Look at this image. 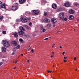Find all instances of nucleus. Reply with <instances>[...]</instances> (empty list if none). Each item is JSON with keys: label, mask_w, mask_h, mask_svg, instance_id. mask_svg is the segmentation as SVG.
Listing matches in <instances>:
<instances>
[{"label": "nucleus", "mask_w": 79, "mask_h": 79, "mask_svg": "<svg viewBox=\"0 0 79 79\" xmlns=\"http://www.w3.org/2000/svg\"><path fill=\"white\" fill-rule=\"evenodd\" d=\"M8 6L5 4H4L2 5H1V8L4 9V11H6V10L7 9V8H8Z\"/></svg>", "instance_id": "nucleus-2"}, {"label": "nucleus", "mask_w": 79, "mask_h": 79, "mask_svg": "<svg viewBox=\"0 0 79 79\" xmlns=\"http://www.w3.org/2000/svg\"><path fill=\"white\" fill-rule=\"evenodd\" d=\"M20 45H18V46H17L16 47V48H17V49H19V48H20Z\"/></svg>", "instance_id": "nucleus-20"}, {"label": "nucleus", "mask_w": 79, "mask_h": 79, "mask_svg": "<svg viewBox=\"0 0 79 79\" xmlns=\"http://www.w3.org/2000/svg\"><path fill=\"white\" fill-rule=\"evenodd\" d=\"M24 27H26V28H27V25H23Z\"/></svg>", "instance_id": "nucleus-32"}, {"label": "nucleus", "mask_w": 79, "mask_h": 79, "mask_svg": "<svg viewBox=\"0 0 79 79\" xmlns=\"http://www.w3.org/2000/svg\"><path fill=\"white\" fill-rule=\"evenodd\" d=\"M26 29H30V30H31V28H30V27L28 26H27Z\"/></svg>", "instance_id": "nucleus-26"}, {"label": "nucleus", "mask_w": 79, "mask_h": 79, "mask_svg": "<svg viewBox=\"0 0 79 79\" xmlns=\"http://www.w3.org/2000/svg\"><path fill=\"white\" fill-rule=\"evenodd\" d=\"M24 36H25V37H26V35H25Z\"/></svg>", "instance_id": "nucleus-59"}, {"label": "nucleus", "mask_w": 79, "mask_h": 79, "mask_svg": "<svg viewBox=\"0 0 79 79\" xmlns=\"http://www.w3.org/2000/svg\"><path fill=\"white\" fill-rule=\"evenodd\" d=\"M40 27H41V29H43V28H44V27H43V26L42 25H41L40 26Z\"/></svg>", "instance_id": "nucleus-28"}, {"label": "nucleus", "mask_w": 79, "mask_h": 79, "mask_svg": "<svg viewBox=\"0 0 79 79\" xmlns=\"http://www.w3.org/2000/svg\"><path fill=\"white\" fill-rule=\"evenodd\" d=\"M14 69H16V67H15L14 68Z\"/></svg>", "instance_id": "nucleus-60"}, {"label": "nucleus", "mask_w": 79, "mask_h": 79, "mask_svg": "<svg viewBox=\"0 0 79 79\" xmlns=\"http://www.w3.org/2000/svg\"><path fill=\"white\" fill-rule=\"evenodd\" d=\"M52 54L53 55H54V52H52Z\"/></svg>", "instance_id": "nucleus-54"}, {"label": "nucleus", "mask_w": 79, "mask_h": 79, "mask_svg": "<svg viewBox=\"0 0 79 79\" xmlns=\"http://www.w3.org/2000/svg\"><path fill=\"white\" fill-rule=\"evenodd\" d=\"M19 2L20 4H23L26 2V0H19Z\"/></svg>", "instance_id": "nucleus-10"}, {"label": "nucleus", "mask_w": 79, "mask_h": 79, "mask_svg": "<svg viewBox=\"0 0 79 79\" xmlns=\"http://www.w3.org/2000/svg\"><path fill=\"white\" fill-rule=\"evenodd\" d=\"M12 44H14L15 46L17 45V42L15 41H13L12 42Z\"/></svg>", "instance_id": "nucleus-14"}, {"label": "nucleus", "mask_w": 79, "mask_h": 79, "mask_svg": "<svg viewBox=\"0 0 79 79\" xmlns=\"http://www.w3.org/2000/svg\"><path fill=\"white\" fill-rule=\"evenodd\" d=\"M52 8L54 9H56L57 7V5L55 4H53L52 5Z\"/></svg>", "instance_id": "nucleus-11"}, {"label": "nucleus", "mask_w": 79, "mask_h": 79, "mask_svg": "<svg viewBox=\"0 0 79 79\" xmlns=\"http://www.w3.org/2000/svg\"><path fill=\"white\" fill-rule=\"evenodd\" d=\"M18 9V6H14L12 7V10L13 11H16Z\"/></svg>", "instance_id": "nucleus-7"}, {"label": "nucleus", "mask_w": 79, "mask_h": 79, "mask_svg": "<svg viewBox=\"0 0 79 79\" xmlns=\"http://www.w3.org/2000/svg\"><path fill=\"white\" fill-rule=\"evenodd\" d=\"M74 60H76V57H75L74 58Z\"/></svg>", "instance_id": "nucleus-48"}, {"label": "nucleus", "mask_w": 79, "mask_h": 79, "mask_svg": "<svg viewBox=\"0 0 79 79\" xmlns=\"http://www.w3.org/2000/svg\"><path fill=\"white\" fill-rule=\"evenodd\" d=\"M57 33H58V32H59V31H57Z\"/></svg>", "instance_id": "nucleus-61"}, {"label": "nucleus", "mask_w": 79, "mask_h": 79, "mask_svg": "<svg viewBox=\"0 0 79 79\" xmlns=\"http://www.w3.org/2000/svg\"><path fill=\"white\" fill-rule=\"evenodd\" d=\"M51 22H52L53 24H55L57 21H56V19L52 18L51 20Z\"/></svg>", "instance_id": "nucleus-8"}, {"label": "nucleus", "mask_w": 79, "mask_h": 79, "mask_svg": "<svg viewBox=\"0 0 79 79\" xmlns=\"http://www.w3.org/2000/svg\"><path fill=\"white\" fill-rule=\"evenodd\" d=\"M3 34H6V31H4L2 32Z\"/></svg>", "instance_id": "nucleus-21"}, {"label": "nucleus", "mask_w": 79, "mask_h": 79, "mask_svg": "<svg viewBox=\"0 0 79 79\" xmlns=\"http://www.w3.org/2000/svg\"><path fill=\"white\" fill-rule=\"evenodd\" d=\"M75 5H76V6H79V4H78V3H76L75 4Z\"/></svg>", "instance_id": "nucleus-23"}, {"label": "nucleus", "mask_w": 79, "mask_h": 79, "mask_svg": "<svg viewBox=\"0 0 79 79\" xmlns=\"http://www.w3.org/2000/svg\"><path fill=\"white\" fill-rule=\"evenodd\" d=\"M32 23L30 22V23H29V26H32Z\"/></svg>", "instance_id": "nucleus-33"}, {"label": "nucleus", "mask_w": 79, "mask_h": 79, "mask_svg": "<svg viewBox=\"0 0 79 79\" xmlns=\"http://www.w3.org/2000/svg\"><path fill=\"white\" fill-rule=\"evenodd\" d=\"M19 41L20 42H23V39L21 38H20L19 39Z\"/></svg>", "instance_id": "nucleus-22"}, {"label": "nucleus", "mask_w": 79, "mask_h": 79, "mask_svg": "<svg viewBox=\"0 0 79 79\" xmlns=\"http://www.w3.org/2000/svg\"><path fill=\"white\" fill-rule=\"evenodd\" d=\"M39 11L37 10H35L33 11V14L35 15H37L39 14Z\"/></svg>", "instance_id": "nucleus-5"}, {"label": "nucleus", "mask_w": 79, "mask_h": 79, "mask_svg": "<svg viewBox=\"0 0 79 79\" xmlns=\"http://www.w3.org/2000/svg\"><path fill=\"white\" fill-rule=\"evenodd\" d=\"M2 5V2L1 1H0V6H1Z\"/></svg>", "instance_id": "nucleus-35"}, {"label": "nucleus", "mask_w": 79, "mask_h": 79, "mask_svg": "<svg viewBox=\"0 0 79 79\" xmlns=\"http://www.w3.org/2000/svg\"><path fill=\"white\" fill-rule=\"evenodd\" d=\"M47 27H51L52 26V24L51 23H49L47 25Z\"/></svg>", "instance_id": "nucleus-18"}, {"label": "nucleus", "mask_w": 79, "mask_h": 79, "mask_svg": "<svg viewBox=\"0 0 79 79\" xmlns=\"http://www.w3.org/2000/svg\"><path fill=\"white\" fill-rule=\"evenodd\" d=\"M54 45H55V44H54L52 45V48H53L54 47Z\"/></svg>", "instance_id": "nucleus-37"}, {"label": "nucleus", "mask_w": 79, "mask_h": 79, "mask_svg": "<svg viewBox=\"0 0 79 79\" xmlns=\"http://www.w3.org/2000/svg\"><path fill=\"white\" fill-rule=\"evenodd\" d=\"M54 66H55V65H53V67H54Z\"/></svg>", "instance_id": "nucleus-62"}, {"label": "nucleus", "mask_w": 79, "mask_h": 79, "mask_svg": "<svg viewBox=\"0 0 79 79\" xmlns=\"http://www.w3.org/2000/svg\"><path fill=\"white\" fill-rule=\"evenodd\" d=\"M17 63V61H16L15 62V63Z\"/></svg>", "instance_id": "nucleus-57"}, {"label": "nucleus", "mask_w": 79, "mask_h": 79, "mask_svg": "<svg viewBox=\"0 0 79 79\" xmlns=\"http://www.w3.org/2000/svg\"><path fill=\"white\" fill-rule=\"evenodd\" d=\"M59 18H60V19H64V13H61L59 15Z\"/></svg>", "instance_id": "nucleus-4"}, {"label": "nucleus", "mask_w": 79, "mask_h": 79, "mask_svg": "<svg viewBox=\"0 0 79 79\" xmlns=\"http://www.w3.org/2000/svg\"><path fill=\"white\" fill-rule=\"evenodd\" d=\"M16 21H17V22H19L20 21V20H18V19H17Z\"/></svg>", "instance_id": "nucleus-38"}, {"label": "nucleus", "mask_w": 79, "mask_h": 79, "mask_svg": "<svg viewBox=\"0 0 79 79\" xmlns=\"http://www.w3.org/2000/svg\"><path fill=\"white\" fill-rule=\"evenodd\" d=\"M27 19L28 20H31V18H30V17H28Z\"/></svg>", "instance_id": "nucleus-36"}, {"label": "nucleus", "mask_w": 79, "mask_h": 79, "mask_svg": "<svg viewBox=\"0 0 79 79\" xmlns=\"http://www.w3.org/2000/svg\"><path fill=\"white\" fill-rule=\"evenodd\" d=\"M21 55L22 56H23V54H21Z\"/></svg>", "instance_id": "nucleus-56"}, {"label": "nucleus", "mask_w": 79, "mask_h": 79, "mask_svg": "<svg viewBox=\"0 0 79 79\" xmlns=\"http://www.w3.org/2000/svg\"><path fill=\"white\" fill-rule=\"evenodd\" d=\"M20 31H18V34L19 35H23V34H24V32L23 31H25V29L23 28V27H20Z\"/></svg>", "instance_id": "nucleus-1"}, {"label": "nucleus", "mask_w": 79, "mask_h": 79, "mask_svg": "<svg viewBox=\"0 0 79 79\" xmlns=\"http://www.w3.org/2000/svg\"><path fill=\"white\" fill-rule=\"evenodd\" d=\"M64 21H67V20H68V18H65L64 19Z\"/></svg>", "instance_id": "nucleus-31"}, {"label": "nucleus", "mask_w": 79, "mask_h": 79, "mask_svg": "<svg viewBox=\"0 0 79 79\" xmlns=\"http://www.w3.org/2000/svg\"><path fill=\"white\" fill-rule=\"evenodd\" d=\"M47 2V1H44L43 3H45Z\"/></svg>", "instance_id": "nucleus-40"}, {"label": "nucleus", "mask_w": 79, "mask_h": 79, "mask_svg": "<svg viewBox=\"0 0 79 79\" xmlns=\"http://www.w3.org/2000/svg\"><path fill=\"white\" fill-rule=\"evenodd\" d=\"M55 27V25L54 24L53 25V27Z\"/></svg>", "instance_id": "nucleus-46"}, {"label": "nucleus", "mask_w": 79, "mask_h": 79, "mask_svg": "<svg viewBox=\"0 0 79 79\" xmlns=\"http://www.w3.org/2000/svg\"><path fill=\"white\" fill-rule=\"evenodd\" d=\"M6 48H5L4 47H2V52L5 53V52H6Z\"/></svg>", "instance_id": "nucleus-13"}, {"label": "nucleus", "mask_w": 79, "mask_h": 79, "mask_svg": "<svg viewBox=\"0 0 79 79\" xmlns=\"http://www.w3.org/2000/svg\"><path fill=\"white\" fill-rule=\"evenodd\" d=\"M42 31L43 32H45L46 31V29L45 28H44L42 30Z\"/></svg>", "instance_id": "nucleus-19"}, {"label": "nucleus", "mask_w": 79, "mask_h": 79, "mask_svg": "<svg viewBox=\"0 0 79 79\" xmlns=\"http://www.w3.org/2000/svg\"><path fill=\"white\" fill-rule=\"evenodd\" d=\"M74 18V16L72 15H71L69 17V19L70 20H71V19H73Z\"/></svg>", "instance_id": "nucleus-17"}, {"label": "nucleus", "mask_w": 79, "mask_h": 79, "mask_svg": "<svg viewBox=\"0 0 79 79\" xmlns=\"http://www.w3.org/2000/svg\"><path fill=\"white\" fill-rule=\"evenodd\" d=\"M44 16H47V12H44Z\"/></svg>", "instance_id": "nucleus-24"}, {"label": "nucleus", "mask_w": 79, "mask_h": 79, "mask_svg": "<svg viewBox=\"0 0 79 79\" xmlns=\"http://www.w3.org/2000/svg\"><path fill=\"white\" fill-rule=\"evenodd\" d=\"M3 42V44L5 47H10V43L6 40H4Z\"/></svg>", "instance_id": "nucleus-3"}, {"label": "nucleus", "mask_w": 79, "mask_h": 79, "mask_svg": "<svg viewBox=\"0 0 79 79\" xmlns=\"http://www.w3.org/2000/svg\"><path fill=\"white\" fill-rule=\"evenodd\" d=\"M13 35H14V37H18V33L16 32H15L14 33H13Z\"/></svg>", "instance_id": "nucleus-16"}, {"label": "nucleus", "mask_w": 79, "mask_h": 79, "mask_svg": "<svg viewBox=\"0 0 79 79\" xmlns=\"http://www.w3.org/2000/svg\"><path fill=\"white\" fill-rule=\"evenodd\" d=\"M48 38H45L44 40H48Z\"/></svg>", "instance_id": "nucleus-39"}, {"label": "nucleus", "mask_w": 79, "mask_h": 79, "mask_svg": "<svg viewBox=\"0 0 79 79\" xmlns=\"http://www.w3.org/2000/svg\"><path fill=\"white\" fill-rule=\"evenodd\" d=\"M3 64V63L2 62H0V66H1V65H2Z\"/></svg>", "instance_id": "nucleus-34"}, {"label": "nucleus", "mask_w": 79, "mask_h": 79, "mask_svg": "<svg viewBox=\"0 0 79 79\" xmlns=\"http://www.w3.org/2000/svg\"><path fill=\"white\" fill-rule=\"evenodd\" d=\"M29 15H30V14H31V12H29Z\"/></svg>", "instance_id": "nucleus-58"}, {"label": "nucleus", "mask_w": 79, "mask_h": 79, "mask_svg": "<svg viewBox=\"0 0 79 79\" xmlns=\"http://www.w3.org/2000/svg\"><path fill=\"white\" fill-rule=\"evenodd\" d=\"M69 12L71 14H73V13H74V10L72 9H70L69 10Z\"/></svg>", "instance_id": "nucleus-15"}, {"label": "nucleus", "mask_w": 79, "mask_h": 79, "mask_svg": "<svg viewBox=\"0 0 79 79\" xmlns=\"http://www.w3.org/2000/svg\"><path fill=\"white\" fill-rule=\"evenodd\" d=\"M74 31H76V29H74Z\"/></svg>", "instance_id": "nucleus-63"}, {"label": "nucleus", "mask_w": 79, "mask_h": 79, "mask_svg": "<svg viewBox=\"0 0 79 79\" xmlns=\"http://www.w3.org/2000/svg\"><path fill=\"white\" fill-rule=\"evenodd\" d=\"M31 52L32 53H34V49L31 50Z\"/></svg>", "instance_id": "nucleus-43"}, {"label": "nucleus", "mask_w": 79, "mask_h": 79, "mask_svg": "<svg viewBox=\"0 0 79 79\" xmlns=\"http://www.w3.org/2000/svg\"><path fill=\"white\" fill-rule=\"evenodd\" d=\"M3 18V16H1L0 17V20H2Z\"/></svg>", "instance_id": "nucleus-29"}, {"label": "nucleus", "mask_w": 79, "mask_h": 79, "mask_svg": "<svg viewBox=\"0 0 79 79\" xmlns=\"http://www.w3.org/2000/svg\"><path fill=\"white\" fill-rule=\"evenodd\" d=\"M53 56H54L53 55H51V56H50L51 58H52V57H53Z\"/></svg>", "instance_id": "nucleus-42"}, {"label": "nucleus", "mask_w": 79, "mask_h": 79, "mask_svg": "<svg viewBox=\"0 0 79 79\" xmlns=\"http://www.w3.org/2000/svg\"><path fill=\"white\" fill-rule=\"evenodd\" d=\"M44 21L45 22V23H49V22L50 21V20L48 19H44Z\"/></svg>", "instance_id": "nucleus-12"}, {"label": "nucleus", "mask_w": 79, "mask_h": 79, "mask_svg": "<svg viewBox=\"0 0 79 79\" xmlns=\"http://www.w3.org/2000/svg\"><path fill=\"white\" fill-rule=\"evenodd\" d=\"M70 5L71 4L69 3V2L65 3L64 4V6L66 7H69Z\"/></svg>", "instance_id": "nucleus-9"}, {"label": "nucleus", "mask_w": 79, "mask_h": 79, "mask_svg": "<svg viewBox=\"0 0 79 79\" xmlns=\"http://www.w3.org/2000/svg\"><path fill=\"white\" fill-rule=\"evenodd\" d=\"M28 51H29V50H30V48H28Z\"/></svg>", "instance_id": "nucleus-55"}, {"label": "nucleus", "mask_w": 79, "mask_h": 79, "mask_svg": "<svg viewBox=\"0 0 79 79\" xmlns=\"http://www.w3.org/2000/svg\"><path fill=\"white\" fill-rule=\"evenodd\" d=\"M65 53V52H63L62 55H64Z\"/></svg>", "instance_id": "nucleus-44"}, {"label": "nucleus", "mask_w": 79, "mask_h": 79, "mask_svg": "<svg viewBox=\"0 0 79 79\" xmlns=\"http://www.w3.org/2000/svg\"><path fill=\"white\" fill-rule=\"evenodd\" d=\"M14 54H15V52H13V53H12V55H14Z\"/></svg>", "instance_id": "nucleus-50"}, {"label": "nucleus", "mask_w": 79, "mask_h": 79, "mask_svg": "<svg viewBox=\"0 0 79 79\" xmlns=\"http://www.w3.org/2000/svg\"><path fill=\"white\" fill-rule=\"evenodd\" d=\"M15 6H18V3H15Z\"/></svg>", "instance_id": "nucleus-30"}, {"label": "nucleus", "mask_w": 79, "mask_h": 79, "mask_svg": "<svg viewBox=\"0 0 79 79\" xmlns=\"http://www.w3.org/2000/svg\"><path fill=\"white\" fill-rule=\"evenodd\" d=\"M29 47H30V46H29Z\"/></svg>", "instance_id": "nucleus-64"}, {"label": "nucleus", "mask_w": 79, "mask_h": 79, "mask_svg": "<svg viewBox=\"0 0 79 79\" xmlns=\"http://www.w3.org/2000/svg\"><path fill=\"white\" fill-rule=\"evenodd\" d=\"M52 72H53L52 71H49V73H52Z\"/></svg>", "instance_id": "nucleus-52"}, {"label": "nucleus", "mask_w": 79, "mask_h": 79, "mask_svg": "<svg viewBox=\"0 0 79 79\" xmlns=\"http://www.w3.org/2000/svg\"><path fill=\"white\" fill-rule=\"evenodd\" d=\"M21 19L22 21V22H23V23H26V22H27V19H24V17H21Z\"/></svg>", "instance_id": "nucleus-6"}, {"label": "nucleus", "mask_w": 79, "mask_h": 79, "mask_svg": "<svg viewBox=\"0 0 79 79\" xmlns=\"http://www.w3.org/2000/svg\"><path fill=\"white\" fill-rule=\"evenodd\" d=\"M47 72H48V73H50V71H49V70H48L47 71Z\"/></svg>", "instance_id": "nucleus-49"}, {"label": "nucleus", "mask_w": 79, "mask_h": 79, "mask_svg": "<svg viewBox=\"0 0 79 79\" xmlns=\"http://www.w3.org/2000/svg\"><path fill=\"white\" fill-rule=\"evenodd\" d=\"M62 8H60L58 9V11H62Z\"/></svg>", "instance_id": "nucleus-27"}, {"label": "nucleus", "mask_w": 79, "mask_h": 79, "mask_svg": "<svg viewBox=\"0 0 79 79\" xmlns=\"http://www.w3.org/2000/svg\"><path fill=\"white\" fill-rule=\"evenodd\" d=\"M64 63H66V60H64Z\"/></svg>", "instance_id": "nucleus-51"}, {"label": "nucleus", "mask_w": 79, "mask_h": 79, "mask_svg": "<svg viewBox=\"0 0 79 79\" xmlns=\"http://www.w3.org/2000/svg\"><path fill=\"white\" fill-rule=\"evenodd\" d=\"M14 50H14L13 51L14 52H16V49H17V48H16V47H15L14 48Z\"/></svg>", "instance_id": "nucleus-25"}, {"label": "nucleus", "mask_w": 79, "mask_h": 79, "mask_svg": "<svg viewBox=\"0 0 79 79\" xmlns=\"http://www.w3.org/2000/svg\"><path fill=\"white\" fill-rule=\"evenodd\" d=\"M27 63H29V60H27Z\"/></svg>", "instance_id": "nucleus-53"}, {"label": "nucleus", "mask_w": 79, "mask_h": 79, "mask_svg": "<svg viewBox=\"0 0 79 79\" xmlns=\"http://www.w3.org/2000/svg\"><path fill=\"white\" fill-rule=\"evenodd\" d=\"M75 71H77V69H75Z\"/></svg>", "instance_id": "nucleus-47"}, {"label": "nucleus", "mask_w": 79, "mask_h": 79, "mask_svg": "<svg viewBox=\"0 0 79 79\" xmlns=\"http://www.w3.org/2000/svg\"><path fill=\"white\" fill-rule=\"evenodd\" d=\"M64 60H66V59L67 58V57H64Z\"/></svg>", "instance_id": "nucleus-41"}, {"label": "nucleus", "mask_w": 79, "mask_h": 79, "mask_svg": "<svg viewBox=\"0 0 79 79\" xmlns=\"http://www.w3.org/2000/svg\"><path fill=\"white\" fill-rule=\"evenodd\" d=\"M60 48H62V47H61V46H60Z\"/></svg>", "instance_id": "nucleus-45"}]
</instances>
